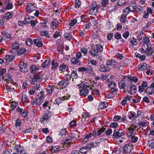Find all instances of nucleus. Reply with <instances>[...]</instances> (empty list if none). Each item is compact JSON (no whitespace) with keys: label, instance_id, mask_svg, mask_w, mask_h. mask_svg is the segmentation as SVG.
I'll list each match as a JSON object with an SVG mask.
<instances>
[{"label":"nucleus","instance_id":"obj_25","mask_svg":"<svg viewBox=\"0 0 154 154\" xmlns=\"http://www.w3.org/2000/svg\"><path fill=\"white\" fill-rule=\"evenodd\" d=\"M110 79H107V81L108 82V86L109 88H115L116 87V83L115 82L113 81H109Z\"/></svg>","mask_w":154,"mask_h":154},{"label":"nucleus","instance_id":"obj_23","mask_svg":"<svg viewBox=\"0 0 154 154\" xmlns=\"http://www.w3.org/2000/svg\"><path fill=\"white\" fill-rule=\"evenodd\" d=\"M134 11H136L138 14H141L143 11V8L142 7L139 5L137 6L134 9Z\"/></svg>","mask_w":154,"mask_h":154},{"label":"nucleus","instance_id":"obj_6","mask_svg":"<svg viewBox=\"0 0 154 154\" xmlns=\"http://www.w3.org/2000/svg\"><path fill=\"white\" fill-rule=\"evenodd\" d=\"M106 65L108 68H116L118 66V63L114 59L109 60L107 61Z\"/></svg>","mask_w":154,"mask_h":154},{"label":"nucleus","instance_id":"obj_26","mask_svg":"<svg viewBox=\"0 0 154 154\" xmlns=\"http://www.w3.org/2000/svg\"><path fill=\"white\" fill-rule=\"evenodd\" d=\"M131 149V147L130 146L128 145H125L124 147V151L123 152V154H126L129 152H130Z\"/></svg>","mask_w":154,"mask_h":154},{"label":"nucleus","instance_id":"obj_16","mask_svg":"<svg viewBox=\"0 0 154 154\" xmlns=\"http://www.w3.org/2000/svg\"><path fill=\"white\" fill-rule=\"evenodd\" d=\"M97 23V22L95 19L92 18L89 21V23L86 25V27H89L91 26H95Z\"/></svg>","mask_w":154,"mask_h":154},{"label":"nucleus","instance_id":"obj_2","mask_svg":"<svg viewBox=\"0 0 154 154\" xmlns=\"http://www.w3.org/2000/svg\"><path fill=\"white\" fill-rule=\"evenodd\" d=\"M106 130V128L103 127L98 129L97 131H94L92 132H90L86 135L84 137L83 141L85 143L87 142L90 138L93 137H101V135Z\"/></svg>","mask_w":154,"mask_h":154},{"label":"nucleus","instance_id":"obj_62","mask_svg":"<svg viewBox=\"0 0 154 154\" xmlns=\"http://www.w3.org/2000/svg\"><path fill=\"white\" fill-rule=\"evenodd\" d=\"M110 126L113 128H116L118 126V123L116 122L111 123L110 125Z\"/></svg>","mask_w":154,"mask_h":154},{"label":"nucleus","instance_id":"obj_24","mask_svg":"<svg viewBox=\"0 0 154 154\" xmlns=\"http://www.w3.org/2000/svg\"><path fill=\"white\" fill-rule=\"evenodd\" d=\"M33 17V16L29 17L27 15L25 17V20L22 22V23L26 25L29 24L31 20V18Z\"/></svg>","mask_w":154,"mask_h":154},{"label":"nucleus","instance_id":"obj_11","mask_svg":"<svg viewBox=\"0 0 154 154\" xmlns=\"http://www.w3.org/2000/svg\"><path fill=\"white\" fill-rule=\"evenodd\" d=\"M20 68L21 71L23 72H26L28 70L26 64L23 61H21L20 63Z\"/></svg>","mask_w":154,"mask_h":154},{"label":"nucleus","instance_id":"obj_57","mask_svg":"<svg viewBox=\"0 0 154 154\" xmlns=\"http://www.w3.org/2000/svg\"><path fill=\"white\" fill-rule=\"evenodd\" d=\"M12 14L10 12H8L6 13L5 16V18L7 20H8L12 17Z\"/></svg>","mask_w":154,"mask_h":154},{"label":"nucleus","instance_id":"obj_8","mask_svg":"<svg viewBox=\"0 0 154 154\" xmlns=\"http://www.w3.org/2000/svg\"><path fill=\"white\" fill-rule=\"evenodd\" d=\"M20 45L19 43L17 42H14L11 45L12 49L9 50L10 53H12L13 54H14L15 53V52L14 51V50H17L20 48Z\"/></svg>","mask_w":154,"mask_h":154},{"label":"nucleus","instance_id":"obj_51","mask_svg":"<svg viewBox=\"0 0 154 154\" xmlns=\"http://www.w3.org/2000/svg\"><path fill=\"white\" fill-rule=\"evenodd\" d=\"M117 5L119 6H122L125 4V0H117Z\"/></svg>","mask_w":154,"mask_h":154},{"label":"nucleus","instance_id":"obj_5","mask_svg":"<svg viewBox=\"0 0 154 154\" xmlns=\"http://www.w3.org/2000/svg\"><path fill=\"white\" fill-rule=\"evenodd\" d=\"M90 85L88 83L83 84V87L80 90V95L84 96L88 94L89 93V89Z\"/></svg>","mask_w":154,"mask_h":154},{"label":"nucleus","instance_id":"obj_29","mask_svg":"<svg viewBox=\"0 0 154 154\" xmlns=\"http://www.w3.org/2000/svg\"><path fill=\"white\" fill-rule=\"evenodd\" d=\"M60 149V147L59 146H52L50 150L52 152L54 153L59 151Z\"/></svg>","mask_w":154,"mask_h":154},{"label":"nucleus","instance_id":"obj_61","mask_svg":"<svg viewBox=\"0 0 154 154\" xmlns=\"http://www.w3.org/2000/svg\"><path fill=\"white\" fill-rule=\"evenodd\" d=\"M26 45L28 46H30L33 43L32 39L30 38L26 40Z\"/></svg>","mask_w":154,"mask_h":154},{"label":"nucleus","instance_id":"obj_40","mask_svg":"<svg viewBox=\"0 0 154 154\" xmlns=\"http://www.w3.org/2000/svg\"><path fill=\"white\" fill-rule=\"evenodd\" d=\"M58 25V23L57 21H52L51 24V26L53 29H55Z\"/></svg>","mask_w":154,"mask_h":154},{"label":"nucleus","instance_id":"obj_42","mask_svg":"<svg viewBox=\"0 0 154 154\" xmlns=\"http://www.w3.org/2000/svg\"><path fill=\"white\" fill-rule=\"evenodd\" d=\"M96 143H91L89 144H86V146H85L86 148L88 149V150H89L91 148L94 147H95V144H96Z\"/></svg>","mask_w":154,"mask_h":154},{"label":"nucleus","instance_id":"obj_9","mask_svg":"<svg viewBox=\"0 0 154 154\" xmlns=\"http://www.w3.org/2000/svg\"><path fill=\"white\" fill-rule=\"evenodd\" d=\"M99 8L97 5L96 3H93V5L90 7V12L91 14H93L94 13L95 14L98 13V11Z\"/></svg>","mask_w":154,"mask_h":154},{"label":"nucleus","instance_id":"obj_17","mask_svg":"<svg viewBox=\"0 0 154 154\" xmlns=\"http://www.w3.org/2000/svg\"><path fill=\"white\" fill-rule=\"evenodd\" d=\"M70 61L73 65H81L82 64L81 62L77 58L73 57L71 59Z\"/></svg>","mask_w":154,"mask_h":154},{"label":"nucleus","instance_id":"obj_28","mask_svg":"<svg viewBox=\"0 0 154 154\" xmlns=\"http://www.w3.org/2000/svg\"><path fill=\"white\" fill-rule=\"evenodd\" d=\"M133 10H132L130 8V6H128L126 7L124 10L123 11V13L124 15H127L129 13L131 12H133Z\"/></svg>","mask_w":154,"mask_h":154},{"label":"nucleus","instance_id":"obj_39","mask_svg":"<svg viewBox=\"0 0 154 154\" xmlns=\"http://www.w3.org/2000/svg\"><path fill=\"white\" fill-rule=\"evenodd\" d=\"M129 6H130V8L131 7H132L131 9L133 10L134 11V9H135V8L137 7L135 1H131Z\"/></svg>","mask_w":154,"mask_h":154},{"label":"nucleus","instance_id":"obj_64","mask_svg":"<svg viewBox=\"0 0 154 154\" xmlns=\"http://www.w3.org/2000/svg\"><path fill=\"white\" fill-rule=\"evenodd\" d=\"M138 140V137L134 136L131 137V141L134 143L136 142Z\"/></svg>","mask_w":154,"mask_h":154},{"label":"nucleus","instance_id":"obj_3","mask_svg":"<svg viewBox=\"0 0 154 154\" xmlns=\"http://www.w3.org/2000/svg\"><path fill=\"white\" fill-rule=\"evenodd\" d=\"M140 50L142 54H145L148 56L152 55L154 52L153 49L150 44H144L140 49Z\"/></svg>","mask_w":154,"mask_h":154},{"label":"nucleus","instance_id":"obj_37","mask_svg":"<svg viewBox=\"0 0 154 154\" xmlns=\"http://www.w3.org/2000/svg\"><path fill=\"white\" fill-rule=\"evenodd\" d=\"M54 87L51 86H49L46 88V91L49 94H51L53 91L54 89Z\"/></svg>","mask_w":154,"mask_h":154},{"label":"nucleus","instance_id":"obj_60","mask_svg":"<svg viewBox=\"0 0 154 154\" xmlns=\"http://www.w3.org/2000/svg\"><path fill=\"white\" fill-rule=\"evenodd\" d=\"M60 36V32L57 31L55 32L53 36L54 38H57L58 37Z\"/></svg>","mask_w":154,"mask_h":154},{"label":"nucleus","instance_id":"obj_14","mask_svg":"<svg viewBox=\"0 0 154 154\" xmlns=\"http://www.w3.org/2000/svg\"><path fill=\"white\" fill-rule=\"evenodd\" d=\"M148 66L145 63H142L138 65V69L139 71H143L147 69Z\"/></svg>","mask_w":154,"mask_h":154},{"label":"nucleus","instance_id":"obj_48","mask_svg":"<svg viewBox=\"0 0 154 154\" xmlns=\"http://www.w3.org/2000/svg\"><path fill=\"white\" fill-rule=\"evenodd\" d=\"M41 35L42 36H45L48 38L50 37V36L48 34V32L47 31H42Z\"/></svg>","mask_w":154,"mask_h":154},{"label":"nucleus","instance_id":"obj_22","mask_svg":"<svg viewBox=\"0 0 154 154\" xmlns=\"http://www.w3.org/2000/svg\"><path fill=\"white\" fill-rule=\"evenodd\" d=\"M108 67L104 65L103 64H101L99 66V70L100 72H106L108 71Z\"/></svg>","mask_w":154,"mask_h":154},{"label":"nucleus","instance_id":"obj_44","mask_svg":"<svg viewBox=\"0 0 154 154\" xmlns=\"http://www.w3.org/2000/svg\"><path fill=\"white\" fill-rule=\"evenodd\" d=\"M64 36L66 40H70L72 38V35H71V33H66L64 35Z\"/></svg>","mask_w":154,"mask_h":154},{"label":"nucleus","instance_id":"obj_38","mask_svg":"<svg viewBox=\"0 0 154 154\" xmlns=\"http://www.w3.org/2000/svg\"><path fill=\"white\" fill-rule=\"evenodd\" d=\"M139 126L142 127H146L147 125V122L145 120H143L138 122Z\"/></svg>","mask_w":154,"mask_h":154},{"label":"nucleus","instance_id":"obj_41","mask_svg":"<svg viewBox=\"0 0 154 154\" xmlns=\"http://www.w3.org/2000/svg\"><path fill=\"white\" fill-rule=\"evenodd\" d=\"M71 78L72 79H76L78 78V76L77 73L76 71L73 70L71 74Z\"/></svg>","mask_w":154,"mask_h":154},{"label":"nucleus","instance_id":"obj_55","mask_svg":"<svg viewBox=\"0 0 154 154\" xmlns=\"http://www.w3.org/2000/svg\"><path fill=\"white\" fill-rule=\"evenodd\" d=\"M67 68V66H66L63 64L60 67L59 69L60 71L64 72L65 70H66Z\"/></svg>","mask_w":154,"mask_h":154},{"label":"nucleus","instance_id":"obj_15","mask_svg":"<svg viewBox=\"0 0 154 154\" xmlns=\"http://www.w3.org/2000/svg\"><path fill=\"white\" fill-rule=\"evenodd\" d=\"M129 84L127 82L122 80L121 82L119 83V86L120 88L124 89L125 91V89L126 88Z\"/></svg>","mask_w":154,"mask_h":154},{"label":"nucleus","instance_id":"obj_31","mask_svg":"<svg viewBox=\"0 0 154 154\" xmlns=\"http://www.w3.org/2000/svg\"><path fill=\"white\" fill-rule=\"evenodd\" d=\"M14 57L13 55H7L5 56V59L6 61L8 62H10L14 59Z\"/></svg>","mask_w":154,"mask_h":154},{"label":"nucleus","instance_id":"obj_33","mask_svg":"<svg viewBox=\"0 0 154 154\" xmlns=\"http://www.w3.org/2000/svg\"><path fill=\"white\" fill-rule=\"evenodd\" d=\"M50 63V60L47 59L44 61L42 64V67L44 68H45L48 66Z\"/></svg>","mask_w":154,"mask_h":154},{"label":"nucleus","instance_id":"obj_18","mask_svg":"<svg viewBox=\"0 0 154 154\" xmlns=\"http://www.w3.org/2000/svg\"><path fill=\"white\" fill-rule=\"evenodd\" d=\"M34 44L38 47H41L42 46L43 43L42 41L40 40L38 38H36L33 40Z\"/></svg>","mask_w":154,"mask_h":154},{"label":"nucleus","instance_id":"obj_27","mask_svg":"<svg viewBox=\"0 0 154 154\" xmlns=\"http://www.w3.org/2000/svg\"><path fill=\"white\" fill-rule=\"evenodd\" d=\"M40 75L37 74L34 75L32 78L33 82H38L41 80Z\"/></svg>","mask_w":154,"mask_h":154},{"label":"nucleus","instance_id":"obj_20","mask_svg":"<svg viewBox=\"0 0 154 154\" xmlns=\"http://www.w3.org/2000/svg\"><path fill=\"white\" fill-rule=\"evenodd\" d=\"M26 48L23 47L19 48L17 50V53L19 55H21L25 54L26 52Z\"/></svg>","mask_w":154,"mask_h":154},{"label":"nucleus","instance_id":"obj_46","mask_svg":"<svg viewBox=\"0 0 154 154\" xmlns=\"http://www.w3.org/2000/svg\"><path fill=\"white\" fill-rule=\"evenodd\" d=\"M92 37L94 39H96V40H99L100 41L99 39L100 38L99 34L98 32H94L93 34L92 35Z\"/></svg>","mask_w":154,"mask_h":154},{"label":"nucleus","instance_id":"obj_13","mask_svg":"<svg viewBox=\"0 0 154 154\" xmlns=\"http://www.w3.org/2000/svg\"><path fill=\"white\" fill-rule=\"evenodd\" d=\"M51 116V113L50 111H48L44 114L41 119V122L45 120L49 119Z\"/></svg>","mask_w":154,"mask_h":154},{"label":"nucleus","instance_id":"obj_7","mask_svg":"<svg viewBox=\"0 0 154 154\" xmlns=\"http://www.w3.org/2000/svg\"><path fill=\"white\" fill-rule=\"evenodd\" d=\"M123 134V131L122 129L115 130L113 131V134L112 135V138L113 139L118 138L121 137Z\"/></svg>","mask_w":154,"mask_h":154},{"label":"nucleus","instance_id":"obj_4","mask_svg":"<svg viewBox=\"0 0 154 154\" xmlns=\"http://www.w3.org/2000/svg\"><path fill=\"white\" fill-rule=\"evenodd\" d=\"M136 87L133 84H129L126 88L125 89L124 92L127 93L131 94H134L136 93Z\"/></svg>","mask_w":154,"mask_h":154},{"label":"nucleus","instance_id":"obj_43","mask_svg":"<svg viewBox=\"0 0 154 154\" xmlns=\"http://www.w3.org/2000/svg\"><path fill=\"white\" fill-rule=\"evenodd\" d=\"M80 152L85 154H86L88 151V149L85 146L83 147L80 148L79 150Z\"/></svg>","mask_w":154,"mask_h":154},{"label":"nucleus","instance_id":"obj_21","mask_svg":"<svg viewBox=\"0 0 154 154\" xmlns=\"http://www.w3.org/2000/svg\"><path fill=\"white\" fill-rule=\"evenodd\" d=\"M68 83L69 82L68 80H63L59 82V85H60L62 88H64L67 86Z\"/></svg>","mask_w":154,"mask_h":154},{"label":"nucleus","instance_id":"obj_19","mask_svg":"<svg viewBox=\"0 0 154 154\" xmlns=\"http://www.w3.org/2000/svg\"><path fill=\"white\" fill-rule=\"evenodd\" d=\"M127 130V135L128 137H131L135 135L136 132H135V130H131L130 128H128Z\"/></svg>","mask_w":154,"mask_h":154},{"label":"nucleus","instance_id":"obj_35","mask_svg":"<svg viewBox=\"0 0 154 154\" xmlns=\"http://www.w3.org/2000/svg\"><path fill=\"white\" fill-rule=\"evenodd\" d=\"M18 106V103L17 102L13 101L11 102L10 107V111H13Z\"/></svg>","mask_w":154,"mask_h":154},{"label":"nucleus","instance_id":"obj_59","mask_svg":"<svg viewBox=\"0 0 154 154\" xmlns=\"http://www.w3.org/2000/svg\"><path fill=\"white\" fill-rule=\"evenodd\" d=\"M114 37L115 38H116V39H119L121 38L122 36L121 34L119 33V32H117L114 35Z\"/></svg>","mask_w":154,"mask_h":154},{"label":"nucleus","instance_id":"obj_54","mask_svg":"<svg viewBox=\"0 0 154 154\" xmlns=\"http://www.w3.org/2000/svg\"><path fill=\"white\" fill-rule=\"evenodd\" d=\"M109 2V0H102L101 4L103 7H105L107 6Z\"/></svg>","mask_w":154,"mask_h":154},{"label":"nucleus","instance_id":"obj_32","mask_svg":"<svg viewBox=\"0 0 154 154\" xmlns=\"http://www.w3.org/2000/svg\"><path fill=\"white\" fill-rule=\"evenodd\" d=\"M41 67H37L35 66L32 65L30 68V71L32 73H34L39 69V68Z\"/></svg>","mask_w":154,"mask_h":154},{"label":"nucleus","instance_id":"obj_30","mask_svg":"<svg viewBox=\"0 0 154 154\" xmlns=\"http://www.w3.org/2000/svg\"><path fill=\"white\" fill-rule=\"evenodd\" d=\"M108 104L107 103L101 102L99 103L98 108L100 109H103L106 108Z\"/></svg>","mask_w":154,"mask_h":154},{"label":"nucleus","instance_id":"obj_56","mask_svg":"<svg viewBox=\"0 0 154 154\" xmlns=\"http://www.w3.org/2000/svg\"><path fill=\"white\" fill-rule=\"evenodd\" d=\"M86 72L90 73L93 72V68L90 66H88L86 67Z\"/></svg>","mask_w":154,"mask_h":154},{"label":"nucleus","instance_id":"obj_49","mask_svg":"<svg viewBox=\"0 0 154 154\" xmlns=\"http://www.w3.org/2000/svg\"><path fill=\"white\" fill-rule=\"evenodd\" d=\"M143 42L144 44H149V38L148 36H144L143 39Z\"/></svg>","mask_w":154,"mask_h":154},{"label":"nucleus","instance_id":"obj_45","mask_svg":"<svg viewBox=\"0 0 154 154\" xmlns=\"http://www.w3.org/2000/svg\"><path fill=\"white\" fill-rule=\"evenodd\" d=\"M130 42L132 45H136L137 43V39L134 37H132L130 39Z\"/></svg>","mask_w":154,"mask_h":154},{"label":"nucleus","instance_id":"obj_53","mask_svg":"<svg viewBox=\"0 0 154 154\" xmlns=\"http://www.w3.org/2000/svg\"><path fill=\"white\" fill-rule=\"evenodd\" d=\"M22 122L20 121V120L19 119H17L16 120V122L15 124V127H16L18 128L21 124Z\"/></svg>","mask_w":154,"mask_h":154},{"label":"nucleus","instance_id":"obj_47","mask_svg":"<svg viewBox=\"0 0 154 154\" xmlns=\"http://www.w3.org/2000/svg\"><path fill=\"white\" fill-rule=\"evenodd\" d=\"M63 101V100L61 98L58 97L55 100L54 103V104L59 105V103H62Z\"/></svg>","mask_w":154,"mask_h":154},{"label":"nucleus","instance_id":"obj_10","mask_svg":"<svg viewBox=\"0 0 154 154\" xmlns=\"http://www.w3.org/2000/svg\"><path fill=\"white\" fill-rule=\"evenodd\" d=\"M35 8L34 4L29 3L27 5L26 9L28 13H31L35 12Z\"/></svg>","mask_w":154,"mask_h":154},{"label":"nucleus","instance_id":"obj_12","mask_svg":"<svg viewBox=\"0 0 154 154\" xmlns=\"http://www.w3.org/2000/svg\"><path fill=\"white\" fill-rule=\"evenodd\" d=\"M2 78L7 82H10L12 84H14L13 85H14V83L13 81L12 80L11 76L9 73H8L7 74L5 77L2 76Z\"/></svg>","mask_w":154,"mask_h":154},{"label":"nucleus","instance_id":"obj_36","mask_svg":"<svg viewBox=\"0 0 154 154\" xmlns=\"http://www.w3.org/2000/svg\"><path fill=\"white\" fill-rule=\"evenodd\" d=\"M127 16L125 15H122L120 17V20L121 23H124L127 22Z\"/></svg>","mask_w":154,"mask_h":154},{"label":"nucleus","instance_id":"obj_63","mask_svg":"<svg viewBox=\"0 0 154 154\" xmlns=\"http://www.w3.org/2000/svg\"><path fill=\"white\" fill-rule=\"evenodd\" d=\"M32 87L33 88H34V90L35 91H38V90H40V85L39 84H36L34 85Z\"/></svg>","mask_w":154,"mask_h":154},{"label":"nucleus","instance_id":"obj_50","mask_svg":"<svg viewBox=\"0 0 154 154\" xmlns=\"http://www.w3.org/2000/svg\"><path fill=\"white\" fill-rule=\"evenodd\" d=\"M136 114L135 112H130L128 114V118L129 119H131L133 118H134Z\"/></svg>","mask_w":154,"mask_h":154},{"label":"nucleus","instance_id":"obj_34","mask_svg":"<svg viewBox=\"0 0 154 154\" xmlns=\"http://www.w3.org/2000/svg\"><path fill=\"white\" fill-rule=\"evenodd\" d=\"M52 66L51 68L52 69H55L58 66V63L55 61L54 60H53L51 63Z\"/></svg>","mask_w":154,"mask_h":154},{"label":"nucleus","instance_id":"obj_52","mask_svg":"<svg viewBox=\"0 0 154 154\" xmlns=\"http://www.w3.org/2000/svg\"><path fill=\"white\" fill-rule=\"evenodd\" d=\"M151 88V86L150 87H148L145 90V92L146 94L149 95H152Z\"/></svg>","mask_w":154,"mask_h":154},{"label":"nucleus","instance_id":"obj_1","mask_svg":"<svg viewBox=\"0 0 154 154\" xmlns=\"http://www.w3.org/2000/svg\"><path fill=\"white\" fill-rule=\"evenodd\" d=\"M91 48L90 49L89 53L93 57H97L99 56L103 50V45L100 42L99 43L96 41L95 45L91 44Z\"/></svg>","mask_w":154,"mask_h":154},{"label":"nucleus","instance_id":"obj_58","mask_svg":"<svg viewBox=\"0 0 154 154\" xmlns=\"http://www.w3.org/2000/svg\"><path fill=\"white\" fill-rule=\"evenodd\" d=\"M104 132H105V133L106 134L107 136H109L112 133V130L111 129H108L106 130Z\"/></svg>","mask_w":154,"mask_h":154}]
</instances>
